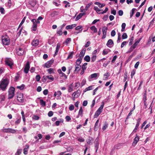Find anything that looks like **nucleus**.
I'll use <instances>...</instances> for the list:
<instances>
[{"mask_svg":"<svg viewBox=\"0 0 155 155\" xmlns=\"http://www.w3.org/2000/svg\"><path fill=\"white\" fill-rule=\"evenodd\" d=\"M9 80L7 78L2 79L0 81V88L3 91H5L9 83Z\"/></svg>","mask_w":155,"mask_h":155,"instance_id":"1","label":"nucleus"},{"mask_svg":"<svg viewBox=\"0 0 155 155\" xmlns=\"http://www.w3.org/2000/svg\"><path fill=\"white\" fill-rule=\"evenodd\" d=\"M2 41L4 45H8L10 42V38L7 35L2 36Z\"/></svg>","mask_w":155,"mask_h":155,"instance_id":"2","label":"nucleus"},{"mask_svg":"<svg viewBox=\"0 0 155 155\" xmlns=\"http://www.w3.org/2000/svg\"><path fill=\"white\" fill-rule=\"evenodd\" d=\"M15 88L13 87H11L8 90V99H12L15 95Z\"/></svg>","mask_w":155,"mask_h":155,"instance_id":"3","label":"nucleus"},{"mask_svg":"<svg viewBox=\"0 0 155 155\" xmlns=\"http://www.w3.org/2000/svg\"><path fill=\"white\" fill-rule=\"evenodd\" d=\"M5 62L6 65L9 67L11 69H12V66L13 65V60L11 58H6L5 60Z\"/></svg>","mask_w":155,"mask_h":155,"instance_id":"4","label":"nucleus"},{"mask_svg":"<svg viewBox=\"0 0 155 155\" xmlns=\"http://www.w3.org/2000/svg\"><path fill=\"white\" fill-rule=\"evenodd\" d=\"M2 131L3 132L12 133H15L16 132V130L10 128H3L2 129Z\"/></svg>","mask_w":155,"mask_h":155,"instance_id":"5","label":"nucleus"},{"mask_svg":"<svg viewBox=\"0 0 155 155\" xmlns=\"http://www.w3.org/2000/svg\"><path fill=\"white\" fill-rule=\"evenodd\" d=\"M31 21L33 23V25L32 27V29L33 31H35L37 29V24H36V19H32Z\"/></svg>","mask_w":155,"mask_h":155,"instance_id":"6","label":"nucleus"},{"mask_svg":"<svg viewBox=\"0 0 155 155\" xmlns=\"http://www.w3.org/2000/svg\"><path fill=\"white\" fill-rule=\"evenodd\" d=\"M54 62V60H51L45 64L44 67H45L47 68H50L51 66V65Z\"/></svg>","mask_w":155,"mask_h":155,"instance_id":"7","label":"nucleus"},{"mask_svg":"<svg viewBox=\"0 0 155 155\" xmlns=\"http://www.w3.org/2000/svg\"><path fill=\"white\" fill-rule=\"evenodd\" d=\"M23 97V96L22 94L20 93L18 94L17 96V100L20 102H23L24 101Z\"/></svg>","mask_w":155,"mask_h":155,"instance_id":"8","label":"nucleus"},{"mask_svg":"<svg viewBox=\"0 0 155 155\" xmlns=\"http://www.w3.org/2000/svg\"><path fill=\"white\" fill-rule=\"evenodd\" d=\"M24 53V51L23 49L21 48H19L16 50V53L18 55H22Z\"/></svg>","mask_w":155,"mask_h":155,"instance_id":"9","label":"nucleus"},{"mask_svg":"<svg viewBox=\"0 0 155 155\" xmlns=\"http://www.w3.org/2000/svg\"><path fill=\"white\" fill-rule=\"evenodd\" d=\"M30 68V65L29 64V62L28 61L27 62L25 65L24 69V72L26 73L27 74L28 73L29 69Z\"/></svg>","mask_w":155,"mask_h":155,"instance_id":"10","label":"nucleus"},{"mask_svg":"<svg viewBox=\"0 0 155 155\" xmlns=\"http://www.w3.org/2000/svg\"><path fill=\"white\" fill-rule=\"evenodd\" d=\"M114 44V43L113 40L111 39H110L108 41L106 44V45L109 48H111Z\"/></svg>","mask_w":155,"mask_h":155,"instance_id":"11","label":"nucleus"},{"mask_svg":"<svg viewBox=\"0 0 155 155\" xmlns=\"http://www.w3.org/2000/svg\"><path fill=\"white\" fill-rule=\"evenodd\" d=\"M139 140V137L138 136L137 134L136 135V137L134 138V141L132 143V145L133 146H134L136 145L137 142Z\"/></svg>","mask_w":155,"mask_h":155,"instance_id":"12","label":"nucleus"},{"mask_svg":"<svg viewBox=\"0 0 155 155\" xmlns=\"http://www.w3.org/2000/svg\"><path fill=\"white\" fill-rule=\"evenodd\" d=\"M31 44L34 46H37L38 45L39 40L37 39H34L32 41Z\"/></svg>","mask_w":155,"mask_h":155,"instance_id":"13","label":"nucleus"},{"mask_svg":"<svg viewBox=\"0 0 155 155\" xmlns=\"http://www.w3.org/2000/svg\"><path fill=\"white\" fill-rule=\"evenodd\" d=\"M86 51V49L84 48H83L81 51L79 55V58H81L82 59Z\"/></svg>","mask_w":155,"mask_h":155,"instance_id":"14","label":"nucleus"},{"mask_svg":"<svg viewBox=\"0 0 155 155\" xmlns=\"http://www.w3.org/2000/svg\"><path fill=\"white\" fill-rule=\"evenodd\" d=\"M75 29L76 30H78L79 31L78 32H74V34H78L79 33H81V32L82 31L83 29H82V26H78L76 27L75 28Z\"/></svg>","mask_w":155,"mask_h":155,"instance_id":"15","label":"nucleus"},{"mask_svg":"<svg viewBox=\"0 0 155 155\" xmlns=\"http://www.w3.org/2000/svg\"><path fill=\"white\" fill-rule=\"evenodd\" d=\"M28 2L29 4L32 7H34L36 4L35 0H28Z\"/></svg>","mask_w":155,"mask_h":155,"instance_id":"16","label":"nucleus"},{"mask_svg":"<svg viewBox=\"0 0 155 155\" xmlns=\"http://www.w3.org/2000/svg\"><path fill=\"white\" fill-rule=\"evenodd\" d=\"M94 144H95V152H97V150L98 149V147H99V143L98 140H95V141L94 142Z\"/></svg>","mask_w":155,"mask_h":155,"instance_id":"17","label":"nucleus"},{"mask_svg":"<svg viewBox=\"0 0 155 155\" xmlns=\"http://www.w3.org/2000/svg\"><path fill=\"white\" fill-rule=\"evenodd\" d=\"M81 68V66L76 65L75 69L74 71V73L76 74L78 72Z\"/></svg>","mask_w":155,"mask_h":155,"instance_id":"18","label":"nucleus"},{"mask_svg":"<svg viewBox=\"0 0 155 155\" xmlns=\"http://www.w3.org/2000/svg\"><path fill=\"white\" fill-rule=\"evenodd\" d=\"M80 95L79 91L77 90V91L73 93L72 94V96L74 98H77Z\"/></svg>","mask_w":155,"mask_h":155,"instance_id":"19","label":"nucleus"},{"mask_svg":"<svg viewBox=\"0 0 155 155\" xmlns=\"http://www.w3.org/2000/svg\"><path fill=\"white\" fill-rule=\"evenodd\" d=\"M77 25L76 24H74L71 25H67L66 27V29L68 30L69 29H72L74 27H75Z\"/></svg>","mask_w":155,"mask_h":155,"instance_id":"20","label":"nucleus"},{"mask_svg":"<svg viewBox=\"0 0 155 155\" xmlns=\"http://www.w3.org/2000/svg\"><path fill=\"white\" fill-rule=\"evenodd\" d=\"M85 14V13H80L75 18V20L77 21L80 19L81 17Z\"/></svg>","mask_w":155,"mask_h":155,"instance_id":"21","label":"nucleus"},{"mask_svg":"<svg viewBox=\"0 0 155 155\" xmlns=\"http://www.w3.org/2000/svg\"><path fill=\"white\" fill-rule=\"evenodd\" d=\"M45 78H48L50 80V81H53L54 78L52 75H47L45 76Z\"/></svg>","mask_w":155,"mask_h":155,"instance_id":"22","label":"nucleus"},{"mask_svg":"<svg viewBox=\"0 0 155 155\" xmlns=\"http://www.w3.org/2000/svg\"><path fill=\"white\" fill-rule=\"evenodd\" d=\"M101 112L102 111H101L100 110L98 109L97 110L96 112L94 115V118L97 117Z\"/></svg>","mask_w":155,"mask_h":155,"instance_id":"23","label":"nucleus"},{"mask_svg":"<svg viewBox=\"0 0 155 155\" xmlns=\"http://www.w3.org/2000/svg\"><path fill=\"white\" fill-rule=\"evenodd\" d=\"M47 71L50 74L55 73L54 70L53 68H50L48 69Z\"/></svg>","mask_w":155,"mask_h":155,"instance_id":"24","label":"nucleus"},{"mask_svg":"<svg viewBox=\"0 0 155 155\" xmlns=\"http://www.w3.org/2000/svg\"><path fill=\"white\" fill-rule=\"evenodd\" d=\"M73 85L72 84L69 85L68 88V91L69 92H70L73 91Z\"/></svg>","mask_w":155,"mask_h":155,"instance_id":"25","label":"nucleus"},{"mask_svg":"<svg viewBox=\"0 0 155 155\" xmlns=\"http://www.w3.org/2000/svg\"><path fill=\"white\" fill-rule=\"evenodd\" d=\"M62 29L61 28H59L58 30L57 31V34L60 36L62 34L63 32L62 31Z\"/></svg>","mask_w":155,"mask_h":155,"instance_id":"26","label":"nucleus"},{"mask_svg":"<svg viewBox=\"0 0 155 155\" xmlns=\"http://www.w3.org/2000/svg\"><path fill=\"white\" fill-rule=\"evenodd\" d=\"M82 59L81 58H79L76 61V65L81 66L80 64L81 62Z\"/></svg>","mask_w":155,"mask_h":155,"instance_id":"27","label":"nucleus"},{"mask_svg":"<svg viewBox=\"0 0 155 155\" xmlns=\"http://www.w3.org/2000/svg\"><path fill=\"white\" fill-rule=\"evenodd\" d=\"M40 105L42 107H45L46 106V102L44 101L43 99H41L40 100Z\"/></svg>","mask_w":155,"mask_h":155,"instance_id":"28","label":"nucleus"},{"mask_svg":"<svg viewBox=\"0 0 155 155\" xmlns=\"http://www.w3.org/2000/svg\"><path fill=\"white\" fill-rule=\"evenodd\" d=\"M110 51V50L109 49H107V50L104 49L103 50L102 52V54L104 55L107 54Z\"/></svg>","mask_w":155,"mask_h":155,"instance_id":"29","label":"nucleus"},{"mask_svg":"<svg viewBox=\"0 0 155 155\" xmlns=\"http://www.w3.org/2000/svg\"><path fill=\"white\" fill-rule=\"evenodd\" d=\"M98 73H95L91 74L89 77L91 78H96L97 76Z\"/></svg>","mask_w":155,"mask_h":155,"instance_id":"30","label":"nucleus"},{"mask_svg":"<svg viewBox=\"0 0 155 155\" xmlns=\"http://www.w3.org/2000/svg\"><path fill=\"white\" fill-rule=\"evenodd\" d=\"M90 29L93 31L94 33H95L97 32V29L94 26L91 27Z\"/></svg>","mask_w":155,"mask_h":155,"instance_id":"31","label":"nucleus"},{"mask_svg":"<svg viewBox=\"0 0 155 155\" xmlns=\"http://www.w3.org/2000/svg\"><path fill=\"white\" fill-rule=\"evenodd\" d=\"M94 9L95 10L97 13L99 14H101V13L100 11H102L101 9H99V8L96 6H95L94 7Z\"/></svg>","mask_w":155,"mask_h":155,"instance_id":"32","label":"nucleus"},{"mask_svg":"<svg viewBox=\"0 0 155 155\" xmlns=\"http://www.w3.org/2000/svg\"><path fill=\"white\" fill-rule=\"evenodd\" d=\"M84 59L85 61L89 62L90 61L91 58L89 56L86 55L84 58Z\"/></svg>","mask_w":155,"mask_h":155,"instance_id":"33","label":"nucleus"},{"mask_svg":"<svg viewBox=\"0 0 155 155\" xmlns=\"http://www.w3.org/2000/svg\"><path fill=\"white\" fill-rule=\"evenodd\" d=\"M107 28L105 27L102 28V31L103 35H106Z\"/></svg>","mask_w":155,"mask_h":155,"instance_id":"34","label":"nucleus"},{"mask_svg":"<svg viewBox=\"0 0 155 155\" xmlns=\"http://www.w3.org/2000/svg\"><path fill=\"white\" fill-rule=\"evenodd\" d=\"M94 4L98 5L99 7L100 8H102L105 6L104 4H101L100 3L98 2H95Z\"/></svg>","mask_w":155,"mask_h":155,"instance_id":"35","label":"nucleus"},{"mask_svg":"<svg viewBox=\"0 0 155 155\" xmlns=\"http://www.w3.org/2000/svg\"><path fill=\"white\" fill-rule=\"evenodd\" d=\"M93 86H89V87L86 88L84 90V92H85L86 91L91 90L93 89Z\"/></svg>","mask_w":155,"mask_h":155,"instance_id":"36","label":"nucleus"},{"mask_svg":"<svg viewBox=\"0 0 155 155\" xmlns=\"http://www.w3.org/2000/svg\"><path fill=\"white\" fill-rule=\"evenodd\" d=\"M135 48L133 46H132L129 49L128 51L127 52V53H131Z\"/></svg>","mask_w":155,"mask_h":155,"instance_id":"37","label":"nucleus"},{"mask_svg":"<svg viewBox=\"0 0 155 155\" xmlns=\"http://www.w3.org/2000/svg\"><path fill=\"white\" fill-rule=\"evenodd\" d=\"M141 39L139 38L137 41L132 45L134 48H136L137 45L140 42Z\"/></svg>","mask_w":155,"mask_h":155,"instance_id":"38","label":"nucleus"},{"mask_svg":"<svg viewBox=\"0 0 155 155\" xmlns=\"http://www.w3.org/2000/svg\"><path fill=\"white\" fill-rule=\"evenodd\" d=\"M58 12L56 11H54L52 12L51 14V16L52 17H54L58 14Z\"/></svg>","mask_w":155,"mask_h":155,"instance_id":"39","label":"nucleus"},{"mask_svg":"<svg viewBox=\"0 0 155 155\" xmlns=\"http://www.w3.org/2000/svg\"><path fill=\"white\" fill-rule=\"evenodd\" d=\"M136 10V9L135 8H133L131 10V12L130 13V18H131L133 16V15L134 14V12Z\"/></svg>","mask_w":155,"mask_h":155,"instance_id":"40","label":"nucleus"},{"mask_svg":"<svg viewBox=\"0 0 155 155\" xmlns=\"http://www.w3.org/2000/svg\"><path fill=\"white\" fill-rule=\"evenodd\" d=\"M92 2H91L89 3L88 4H87L85 7V10H87L90 7L91 5L92 4Z\"/></svg>","mask_w":155,"mask_h":155,"instance_id":"41","label":"nucleus"},{"mask_svg":"<svg viewBox=\"0 0 155 155\" xmlns=\"http://www.w3.org/2000/svg\"><path fill=\"white\" fill-rule=\"evenodd\" d=\"M83 110H82V107H81L80 109V110H79V112H78V114H79V115H80V116H81V117H82V116H83Z\"/></svg>","mask_w":155,"mask_h":155,"instance_id":"42","label":"nucleus"},{"mask_svg":"<svg viewBox=\"0 0 155 155\" xmlns=\"http://www.w3.org/2000/svg\"><path fill=\"white\" fill-rule=\"evenodd\" d=\"M25 17H24L23 18L22 20V21H21V23L19 24V26L18 27V29L19 28H20L21 26L22 25L24 22H25Z\"/></svg>","mask_w":155,"mask_h":155,"instance_id":"43","label":"nucleus"},{"mask_svg":"<svg viewBox=\"0 0 155 155\" xmlns=\"http://www.w3.org/2000/svg\"><path fill=\"white\" fill-rule=\"evenodd\" d=\"M97 56L96 55H93L91 58V61L92 62H94L96 60Z\"/></svg>","mask_w":155,"mask_h":155,"instance_id":"44","label":"nucleus"},{"mask_svg":"<svg viewBox=\"0 0 155 155\" xmlns=\"http://www.w3.org/2000/svg\"><path fill=\"white\" fill-rule=\"evenodd\" d=\"M5 96L2 95L0 96V102H1L5 100Z\"/></svg>","mask_w":155,"mask_h":155,"instance_id":"45","label":"nucleus"},{"mask_svg":"<svg viewBox=\"0 0 155 155\" xmlns=\"http://www.w3.org/2000/svg\"><path fill=\"white\" fill-rule=\"evenodd\" d=\"M104 102L103 101L102 102V105H101L100 107L98 109V110H100L102 112L103 109L104 107Z\"/></svg>","mask_w":155,"mask_h":155,"instance_id":"46","label":"nucleus"},{"mask_svg":"<svg viewBox=\"0 0 155 155\" xmlns=\"http://www.w3.org/2000/svg\"><path fill=\"white\" fill-rule=\"evenodd\" d=\"M22 150L21 149H18L17 151L15 153V155H20V154L21 153Z\"/></svg>","mask_w":155,"mask_h":155,"instance_id":"47","label":"nucleus"},{"mask_svg":"<svg viewBox=\"0 0 155 155\" xmlns=\"http://www.w3.org/2000/svg\"><path fill=\"white\" fill-rule=\"evenodd\" d=\"M25 85L24 84H22L20 86H18L17 87V88H18L21 90H23L24 89Z\"/></svg>","mask_w":155,"mask_h":155,"instance_id":"48","label":"nucleus"},{"mask_svg":"<svg viewBox=\"0 0 155 155\" xmlns=\"http://www.w3.org/2000/svg\"><path fill=\"white\" fill-rule=\"evenodd\" d=\"M32 119L35 120H39V117L36 115H33L32 117Z\"/></svg>","mask_w":155,"mask_h":155,"instance_id":"49","label":"nucleus"},{"mask_svg":"<svg viewBox=\"0 0 155 155\" xmlns=\"http://www.w3.org/2000/svg\"><path fill=\"white\" fill-rule=\"evenodd\" d=\"M134 40V37H132L130 39V41L129 43V45H130L132 44Z\"/></svg>","mask_w":155,"mask_h":155,"instance_id":"50","label":"nucleus"},{"mask_svg":"<svg viewBox=\"0 0 155 155\" xmlns=\"http://www.w3.org/2000/svg\"><path fill=\"white\" fill-rule=\"evenodd\" d=\"M127 38V35L125 33H124L122 35V38L123 39H126Z\"/></svg>","mask_w":155,"mask_h":155,"instance_id":"51","label":"nucleus"},{"mask_svg":"<svg viewBox=\"0 0 155 155\" xmlns=\"http://www.w3.org/2000/svg\"><path fill=\"white\" fill-rule=\"evenodd\" d=\"M87 63H85L83 65L82 68L84 70H86V69L87 67H86V66L87 65Z\"/></svg>","mask_w":155,"mask_h":155,"instance_id":"52","label":"nucleus"},{"mask_svg":"<svg viewBox=\"0 0 155 155\" xmlns=\"http://www.w3.org/2000/svg\"><path fill=\"white\" fill-rule=\"evenodd\" d=\"M63 122V120L62 119H60V121H57L55 122V124L57 126H59L60 124V122Z\"/></svg>","mask_w":155,"mask_h":155,"instance_id":"53","label":"nucleus"},{"mask_svg":"<svg viewBox=\"0 0 155 155\" xmlns=\"http://www.w3.org/2000/svg\"><path fill=\"white\" fill-rule=\"evenodd\" d=\"M108 127V124L107 123H105L103 126L102 129L103 130H105Z\"/></svg>","mask_w":155,"mask_h":155,"instance_id":"54","label":"nucleus"},{"mask_svg":"<svg viewBox=\"0 0 155 155\" xmlns=\"http://www.w3.org/2000/svg\"><path fill=\"white\" fill-rule=\"evenodd\" d=\"M143 102L146 101L147 100V94L145 93H144L143 94Z\"/></svg>","mask_w":155,"mask_h":155,"instance_id":"55","label":"nucleus"},{"mask_svg":"<svg viewBox=\"0 0 155 155\" xmlns=\"http://www.w3.org/2000/svg\"><path fill=\"white\" fill-rule=\"evenodd\" d=\"M41 78L40 76L39 75H37L35 77V79L37 81H39Z\"/></svg>","mask_w":155,"mask_h":155,"instance_id":"56","label":"nucleus"},{"mask_svg":"<svg viewBox=\"0 0 155 155\" xmlns=\"http://www.w3.org/2000/svg\"><path fill=\"white\" fill-rule=\"evenodd\" d=\"M61 74V77H64V79H66L67 78V76L64 73H62Z\"/></svg>","mask_w":155,"mask_h":155,"instance_id":"57","label":"nucleus"},{"mask_svg":"<svg viewBox=\"0 0 155 155\" xmlns=\"http://www.w3.org/2000/svg\"><path fill=\"white\" fill-rule=\"evenodd\" d=\"M22 29H23L21 27V28L20 29L17 35V36L18 37L21 34V31L22 30Z\"/></svg>","mask_w":155,"mask_h":155,"instance_id":"58","label":"nucleus"},{"mask_svg":"<svg viewBox=\"0 0 155 155\" xmlns=\"http://www.w3.org/2000/svg\"><path fill=\"white\" fill-rule=\"evenodd\" d=\"M21 121V118L19 119H18L15 122V124L16 125H18L19 124Z\"/></svg>","mask_w":155,"mask_h":155,"instance_id":"59","label":"nucleus"},{"mask_svg":"<svg viewBox=\"0 0 155 155\" xmlns=\"http://www.w3.org/2000/svg\"><path fill=\"white\" fill-rule=\"evenodd\" d=\"M115 31L114 30L112 31L111 32V35L112 37H114L115 35Z\"/></svg>","mask_w":155,"mask_h":155,"instance_id":"60","label":"nucleus"},{"mask_svg":"<svg viewBox=\"0 0 155 155\" xmlns=\"http://www.w3.org/2000/svg\"><path fill=\"white\" fill-rule=\"evenodd\" d=\"M0 12L2 14H4L5 12V10L4 8L2 7H1L0 8Z\"/></svg>","mask_w":155,"mask_h":155,"instance_id":"61","label":"nucleus"},{"mask_svg":"<svg viewBox=\"0 0 155 155\" xmlns=\"http://www.w3.org/2000/svg\"><path fill=\"white\" fill-rule=\"evenodd\" d=\"M48 89H45L43 91V94L44 95H46L48 94Z\"/></svg>","mask_w":155,"mask_h":155,"instance_id":"62","label":"nucleus"},{"mask_svg":"<svg viewBox=\"0 0 155 155\" xmlns=\"http://www.w3.org/2000/svg\"><path fill=\"white\" fill-rule=\"evenodd\" d=\"M71 41V38H67L65 41V43L66 44H68V43Z\"/></svg>","mask_w":155,"mask_h":155,"instance_id":"63","label":"nucleus"},{"mask_svg":"<svg viewBox=\"0 0 155 155\" xmlns=\"http://www.w3.org/2000/svg\"><path fill=\"white\" fill-rule=\"evenodd\" d=\"M53 113L52 111H50L48 113V115L49 117L52 116L53 115Z\"/></svg>","mask_w":155,"mask_h":155,"instance_id":"64","label":"nucleus"}]
</instances>
